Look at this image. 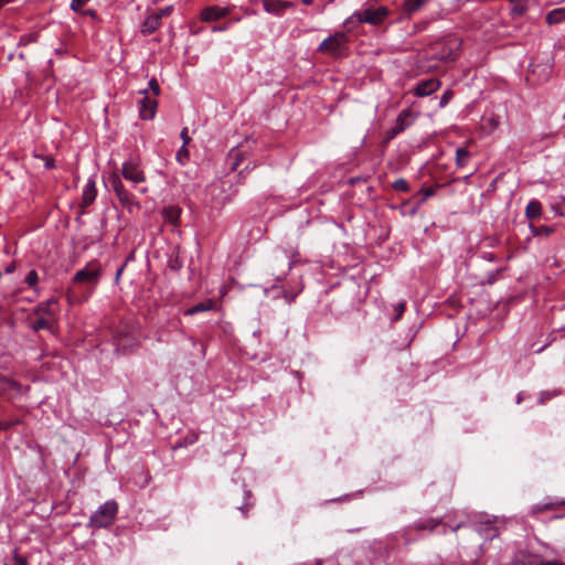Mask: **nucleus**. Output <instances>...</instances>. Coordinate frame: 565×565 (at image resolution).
Returning <instances> with one entry per match:
<instances>
[{
  "label": "nucleus",
  "instance_id": "f257e3e1",
  "mask_svg": "<svg viewBox=\"0 0 565 565\" xmlns=\"http://www.w3.org/2000/svg\"><path fill=\"white\" fill-rule=\"evenodd\" d=\"M122 178L130 182L132 188L137 189L141 194L148 193L147 186L138 188L139 184L146 182V173L141 168L140 159L138 157H130L122 162L121 177L118 173L113 172L105 181L106 185L115 192L122 207L129 213H132L140 209V204L136 200L135 195L125 186Z\"/></svg>",
  "mask_w": 565,
  "mask_h": 565
},
{
  "label": "nucleus",
  "instance_id": "f03ea898",
  "mask_svg": "<svg viewBox=\"0 0 565 565\" xmlns=\"http://www.w3.org/2000/svg\"><path fill=\"white\" fill-rule=\"evenodd\" d=\"M102 267L98 262L92 260L86 264V266L75 273L72 278V286L67 292L68 301H73V288H78L83 294H85V299H87L95 288L97 287L100 277H102Z\"/></svg>",
  "mask_w": 565,
  "mask_h": 565
},
{
  "label": "nucleus",
  "instance_id": "7ed1b4c3",
  "mask_svg": "<svg viewBox=\"0 0 565 565\" xmlns=\"http://www.w3.org/2000/svg\"><path fill=\"white\" fill-rule=\"evenodd\" d=\"M388 15V9L385 7L366 8L364 10L354 11L343 22V26L348 32L354 31L360 24L367 23L371 25L381 24Z\"/></svg>",
  "mask_w": 565,
  "mask_h": 565
},
{
  "label": "nucleus",
  "instance_id": "20e7f679",
  "mask_svg": "<svg viewBox=\"0 0 565 565\" xmlns=\"http://www.w3.org/2000/svg\"><path fill=\"white\" fill-rule=\"evenodd\" d=\"M117 512L118 503L115 500H108L90 515L87 526L107 527L115 521Z\"/></svg>",
  "mask_w": 565,
  "mask_h": 565
},
{
  "label": "nucleus",
  "instance_id": "39448f33",
  "mask_svg": "<svg viewBox=\"0 0 565 565\" xmlns=\"http://www.w3.org/2000/svg\"><path fill=\"white\" fill-rule=\"evenodd\" d=\"M347 32H334L324 39L318 46V51L333 57H341L348 49L349 38Z\"/></svg>",
  "mask_w": 565,
  "mask_h": 565
},
{
  "label": "nucleus",
  "instance_id": "423d86ee",
  "mask_svg": "<svg viewBox=\"0 0 565 565\" xmlns=\"http://www.w3.org/2000/svg\"><path fill=\"white\" fill-rule=\"evenodd\" d=\"M114 341L117 351L126 352L138 344L134 328L125 324L119 326L114 332Z\"/></svg>",
  "mask_w": 565,
  "mask_h": 565
},
{
  "label": "nucleus",
  "instance_id": "0eeeda50",
  "mask_svg": "<svg viewBox=\"0 0 565 565\" xmlns=\"http://www.w3.org/2000/svg\"><path fill=\"white\" fill-rule=\"evenodd\" d=\"M459 49V43L457 40H450L446 43L437 44L435 52L431 53V56L444 62L455 61L457 57V51Z\"/></svg>",
  "mask_w": 565,
  "mask_h": 565
},
{
  "label": "nucleus",
  "instance_id": "6e6552de",
  "mask_svg": "<svg viewBox=\"0 0 565 565\" xmlns=\"http://www.w3.org/2000/svg\"><path fill=\"white\" fill-rule=\"evenodd\" d=\"M142 97L138 100L139 116L143 120H151L157 113V100L147 95V90L140 92Z\"/></svg>",
  "mask_w": 565,
  "mask_h": 565
},
{
  "label": "nucleus",
  "instance_id": "1a4fd4ad",
  "mask_svg": "<svg viewBox=\"0 0 565 565\" xmlns=\"http://www.w3.org/2000/svg\"><path fill=\"white\" fill-rule=\"evenodd\" d=\"M231 13V7L210 6L202 10L200 19L203 22H214Z\"/></svg>",
  "mask_w": 565,
  "mask_h": 565
},
{
  "label": "nucleus",
  "instance_id": "9d476101",
  "mask_svg": "<svg viewBox=\"0 0 565 565\" xmlns=\"http://www.w3.org/2000/svg\"><path fill=\"white\" fill-rule=\"evenodd\" d=\"M25 388L18 382L0 376V395H6L9 398L23 394Z\"/></svg>",
  "mask_w": 565,
  "mask_h": 565
},
{
  "label": "nucleus",
  "instance_id": "9b49d317",
  "mask_svg": "<svg viewBox=\"0 0 565 565\" xmlns=\"http://www.w3.org/2000/svg\"><path fill=\"white\" fill-rule=\"evenodd\" d=\"M411 116L412 111L409 109L402 110L396 119L394 127L386 132V139L391 140L403 132L411 125V121L408 120Z\"/></svg>",
  "mask_w": 565,
  "mask_h": 565
},
{
  "label": "nucleus",
  "instance_id": "f8f14e48",
  "mask_svg": "<svg viewBox=\"0 0 565 565\" xmlns=\"http://www.w3.org/2000/svg\"><path fill=\"white\" fill-rule=\"evenodd\" d=\"M440 82L437 78H429L417 84L414 94L418 97H426L438 90Z\"/></svg>",
  "mask_w": 565,
  "mask_h": 565
},
{
  "label": "nucleus",
  "instance_id": "ddd939ff",
  "mask_svg": "<svg viewBox=\"0 0 565 565\" xmlns=\"http://www.w3.org/2000/svg\"><path fill=\"white\" fill-rule=\"evenodd\" d=\"M96 195H97L96 181H95L94 177H90L86 181V183L83 188V192H82L83 205L89 206L90 204H93V202L96 199Z\"/></svg>",
  "mask_w": 565,
  "mask_h": 565
},
{
  "label": "nucleus",
  "instance_id": "4468645a",
  "mask_svg": "<svg viewBox=\"0 0 565 565\" xmlns=\"http://www.w3.org/2000/svg\"><path fill=\"white\" fill-rule=\"evenodd\" d=\"M291 2L280 0H263L264 10L270 14L281 15L285 9L290 8Z\"/></svg>",
  "mask_w": 565,
  "mask_h": 565
},
{
  "label": "nucleus",
  "instance_id": "2eb2a0df",
  "mask_svg": "<svg viewBox=\"0 0 565 565\" xmlns=\"http://www.w3.org/2000/svg\"><path fill=\"white\" fill-rule=\"evenodd\" d=\"M161 20L154 14H149L142 25V33L151 34L159 29Z\"/></svg>",
  "mask_w": 565,
  "mask_h": 565
},
{
  "label": "nucleus",
  "instance_id": "dca6fc26",
  "mask_svg": "<svg viewBox=\"0 0 565 565\" xmlns=\"http://www.w3.org/2000/svg\"><path fill=\"white\" fill-rule=\"evenodd\" d=\"M428 2L429 0H405L404 12L408 17H411L412 14L424 8Z\"/></svg>",
  "mask_w": 565,
  "mask_h": 565
},
{
  "label": "nucleus",
  "instance_id": "f3484780",
  "mask_svg": "<svg viewBox=\"0 0 565 565\" xmlns=\"http://www.w3.org/2000/svg\"><path fill=\"white\" fill-rule=\"evenodd\" d=\"M542 214V204L537 200H531L525 207V215L530 220L540 217Z\"/></svg>",
  "mask_w": 565,
  "mask_h": 565
},
{
  "label": "nucleus",
  "instance_id": "a211bd4d",
  "mask_svg": "<svg viewBox=\"0 0 565 565\" xmlns=\"http://www.w3.org/2000/svg\"><path fill=\"white\" fill-rule=\"evenodd\" d=\"M162 214L167 222L177 225L181 215V210L178 206H168L163 210Z\"/></svg>",
  "mask_w": 565,
  "mask_h": 565
},
{
  "label": "nucleus",
  "instance_id": "6ab92c4d",
  "mask_svg": "<svg viewBox=\"0 0 565 565\" xmlns=\"http://www.w3.org/2000/svg\"><path fill=\"white\" fill-rule=\"evenodd\" d=\"M563 21H565V9L564 8L554 9L546 14V22L550 25L557 24Z\"/></svg>",
  "mask_w": 565,
  "mask_h": 565
},
{
  "label": "nucleus",
  "instance_id": "aec40b11",
  "mask_svg": "<svg viewBox=\"0 0 565 565\" xmlns=\"http://www.w3.org/2000/svg\"><path fill=\"white\" fill-rule=\"evenodd\" d=\"M34 315L40 316V317H45L50 320H53L56 316V309L49 308L47 305H44V302H41L34 309Z\"/></svg>",
  "mask_w": 565,
  "mask_h": 565
},
{
  "label": "nucleus",
  "instance_id": "412c9836",
  "mask_svg": "<svg viewBox=\"0 0 565 565\" xmlns=\"http://www.w3.org/2000/svg\"><path fill=\"white\" fill-rule=\"evenodd\" d=\"M212 307H213L212 301L200 302V303H198V305H194V306H192V307L188 308V309L184 311V313H185L186 316H194V315H196V313H199V312L207 311V310L212 309Z\"/></svg>",
  "mask_w": 565,
  "mask_h": 565
},
{
  "label": "nucleus",
  "instance_id": "4be33fe9",
  "mask_svg": "<svg viewBox=\"0 0 565 565\" xmlns=\"http://www.w3.org/2000/svg\"><path fill=\"white\" fill-rule=\"evenodd\" d=\"M470 159V152L466 148H458L456 150V166L457 168L465 167Z\"/></svg>",
  "mask_w": 565,
  "mask_h": 565
},
{
  "label": "nucleus",
  "instance_id": "5701e85b",
  "mask_svg": "<svg viewBox=\"0 0 565 565\" xmlns=\"http://www.w3.org/2000/svg\"><path fill=\"white\" fill-rule=\"evenodd\" d=\"M439 520H436V519H427V520H420V521H417L414 526L417 529V530H429V531H433L435 530L438 525H439Z\"/></svg>",
  "mask_w": 565,
  "mask_h": 565
},
{
  "label": "nucleus",
  "instance_id": "b1692460",
  "mask_svg": "<svg viewBox=\"0 0 565 565\" xmlns=\"http://www.w3.org/2000/svg\"><path fill=\"white\" fill-rule=\"evenodd\" d=\"M31 328L34 331H39V330H43V329H50L51 328V320L45 318V317H40L39 316V318L31 323Z\"/></svg>",
  "mask_w": 565,
  "mask_h": 565
},
{
  "label": "nucleus",
  "instance_id": "393cba45",
  "mask_svg": "<svg viewBox=\"0 0 565 565\" xmlns=\"http://www.w3.org/2000/svg\"><path fill=\"white\" fill-rule=\"evenodd\" d=\"M551 207L557 215L565 217V196H559L551 204Z\"/></svg>",
  "mask_w": 565,
  "mask_h": 565
},
{
  "label": "nucleus",
  "instance_id": "a878e982",
  "mask_svg": "<svg viewBox=\"0 0 565 565\" xmlns=\"http://www.w3.org/2000/svg\"><path fill=\"white\" fill-rule=\"evenodd\" d=\"M512 7V13L515 15H521L526 11V0H509Z\"/></svg>",
  "mask_w": 565,
  "mask_h": 565
},
{
  "label": "nucleus",
  "instance_id": "bb28decb",
  "mask_svg": "<svg viewBox=\"0 0 565 565\" xmlns=\"http://www.w3.org/2000/svg\"><path fill=\"white\" fill-rule=\"evenodd\" d=\"M392 188L397 192H407L409 191L408 182L405 179H397L393 182Z\"/></svg>",
  "mask_w": 565,
  "mask_h": 565
},
{
  "label": "nucleus",
  "instance_id": "cd10ccee",
  "mask_svg": "<svg viewBox=\"0 0 565 565\" xmlns=\"http://www.w3.org/2000/svg\"><path fill=\"white\" fill-rule=\"evenodd\" d=\"M38 280H39V275H38L36 270H34V269L30 270L24 278L25 284H28V286H30L32 288H34L36 286Z\"/></svg>",
  "mask_w": 565,
  "mask_h": 565
},
{
  "label": "nucleus",
  "instance_id": "c85d7f7f",
  "mask_svg": "<svg viewBox=\"0 0 565 565\" xmlns=\"http://www.w3.org/2000/svg\"><path fill=\"white\" fill-rule=\"evenodd\" d=\"M405 307H406L405 301H399L396 305H394L395 317L392 319L393 321H397L402 318V316L405 311Z\"/></svg>",
  "mask_w": 565,
  "mask_h": 565
},
{
  "label": "nucleus",
  "instance_id": "c756f323",
  "mask_svg": "<svg viewBox=\"0 0 565 565\" xmlns=\"http://www.w3.org/2000/svg\"><path fill=\"white\" fill-rule=\"evenodd\" d=\"M89 2V0H72L71 10L74 12H81L82 9Z\"/></svg>",
  "mask_w": 565,
  "mask_h": 565
},
{
  "label": "nucleus",
  "instance_id": "7c9ffc66",
  "mask_svg": "<svg viewBox=\"0 0 565 565\" xmlns=\"http://www.w3.org/2000/svg\"><path fill=\"white\" fill-rule=\"evenodd\" d=\"M189 158V150L186 149V146H183L179 149V151L177 152V160L184 164V161L188 160Z\"/></svg>",
  "mask_w": 565,
  "mask_h": 565
},
{
  "label": "nucleus",
  "instance_id": "2f4dec72",
  "mask_svg": "<svg viewBox=\"0 0 565 565\" xmlns=\"http://www.w3.org/2000/svg\"><path fill=\"white\" fill-rule=\"evenodd\" d=\"M452 98V92L451 90H446L441 96H440V100H439V107L440 108H444L445 106H447L449 104V102L451 100Z\"/></svg>",
  "mask_w": 565,
  "mask_h": 565
},
{
  "label": "nucleus",
  "instance_id": "473e14b6",
  "mask_svg": "<svg viewBox=\"0 0 565 565\" xmlns=\"http://www.w3.org/2000/svg\"><path fill=\"white\" fill-rule=\"evenodd\" d=\"M419 193L423 195L420 202H425L428 198L433 196L436 193L435 188H424L419 191Z\"/></svg>",
  "mask_w": 565,
  "mask_h": 565
},
{
  "label": "nucleus",
  "instance_id": "72a5a7b5",
  "mask_svg": "<svg viewBox=\"0 0 565 565\" xmlns=\"http://www.w3.org/2000/svg\"><path fill=\"white\" fill-rule=\"evenodd\" d=\"M172 10H173V7L172 6H168V7L162 8L159 11L153 12V13L161 20L163 17L170 15Z\"/></svg>",
  "mask_w": 565,
  "mask_h": 565
},
{
  "label": "nucleus",
  "instance_id": "f704fd0d",
  "mask_svg": "<svg viewBox=\"0 0 565 565\" xmlns=\"http://www.w3.org/2000/svg\"><path fill=\"white\" fill-rule=\"evenodd\" d=\"M4 565H8L7 563H4ZM13 565H28V561L25 557L23 556H20L17 551H14V555H13Z\"/></svg>",
  "mask_w": 565,
  "mask_h": 565
},
{
  "label": "nucleus",
  "instance_id": "c9c22d12",
  "mask_svg": "<svg viewBox=\"0 0 565 565\" xmlns=\"http://www.w3.org/2000/svg\"><path fill=\"white\" fill-rule=\"evenodd\" d=\"M148 86H149V89H151L153 92L154 95H159L160 94V86L157 82L156 78H151L148 83Z\"/></svg>",
  "mask_w": 565,
  "mask_h": 565
},
{
  "label": "nucleus",
  "instance_id": "e433bc0d",
  "mask_svg": "<svg viewBox=\"0 0 565 565\" xmlns=\"http://www.w3.org/2000/svg\"><path fill=\"white\" fill-rule=\"evenodd\" d=\"M231 28V22H226L224 24H221V25H214L212 26L211 31L216 33V32H225L227 31L228 29Z\"/></svg>",
  "mask_w": 565,
  "mask_h": 565
},
{
  "label": "nucleus",
  "instance_id": "4c0bfd02",
  "mask_svg": "<svg viewBox=\"0 0 565 565\" xmlns=\"http://www.w3.org/2000/svg\"><path fill=\"white\" fill-rule=\"evenodd\" d=\"M180 137L182 139V142H183L182 145L183 146H188L190 143L191 138L188 135V128L186 127L181 130Z\"/></svg>",
  "mask_w": 565,
  "mask_h": 565
},
{
  "label": "nucleus",
  "instance_id": "58836bf2",
  "mask_svg": "<svg viewBox=\"0 0 565 565\" xmlns=\"http://www.w3.org/2000/svg\"><path fill=\"white\" fill-rule=\"evenodd\" d=\"M555 392H542L540 394V403L543 404L545 403L547 399H551L553 396H555Z\"/></svg>",
  "mask_w": 565,
  "mask_h": 565
},
{
  "label": "nucleus",
  "instance_id": "ea45409f",
  "mask_svg": "<svg viewBox=\"0 0 565 565\" xmlns=\"http://www.w3.org/2000/svg\"><path fill=\"white\" fill-rule=\"evenodd\" d=\"M43 302H44V305H47L49 308H55L56 312L58 311V301L55 297H52Z\"/></svg>",
  "mask_w": 565,
  "mask_h": 565
},
{
  "label": "nucleus",
  "instance_id": "a19ab883",
  "mask_svg": "<svg viewBox=\"0 0 565 565\" xmlns=\"http://www.w3.org/2000/svg\"><path fill=\"white\" fill-rule=\"evenodd\" d=\"M301 289H299L298 291L294 292V294H290L288 291H282L284 294V298L287 300V302H292L295 300V298L298 296V294L300 292Z\"/></svg>",
  "mask_w": 565,
  "mask_h": 565
},
{
  "label": "nucleus",
  "instance_id": "79ce46f5",
  "mask_svg": "<svg viewBox=\"0 0 565 565\" xmlns=\"http://www.w3.org/2000/svg\"><path fill=\"white\" fill-rule=\"evenodd\" d=\"M18 422L14 420H8V422H0V430H8L11 427H13Z\"/></svg>",
  "mask_w": 565,
  "mask_h": 565
},
{
  "label": "nucleus",
  "instance_id": "37998d69",
  "mask_svg": "<svg viewBox=\"0 0 565 565\" xmlns=\"http://www.w3.org/2000/svg\"><path fill=\"white\" fill-rule=\"evenodd\" d=\"M43 160H44V167L46 169H53L55 167V163H54V160L52 157H44Z\"/></svg>",
  "mask_w": 565,
  "mask_h": 565
},
{
  "label": "nucleus",
  "instance_id": "c03bdc74",
  "mask_svg": "<svg viewBox=\"0 0 565 565\" xmlns=\"http://www.w3.org/2000/svg\"><path fill=\"white\" fill-rule=\"evenodd\" d=\"M537 565H565L559 561H542Z\"/></svg>",
  "mask_w": 565,
  "mask_h": 565
},
{
  "label": "nucleus",
  "instance_id": "a18cd8bd",
  "mask_svg": "<svg viewBox=\"0 0 565 565\" xmlns=\"http://www.w3.org/2000/svg\"><path fill=\"white\" fill-rule=\"evenodd\" d=\"M499 534L498 530L497 529H489V533L486 534L487 537L489 539H493L497 535Z\"/></svg>",
  "mask_w": 565,
  "mask_h": 565
},
{
  "label": "nucleus",
  "instance_id": "49530a36",
  "mask_svg": "<svg viewBox=\"0 0 565 565\" xmlns=\"http://www.w3.org/2000/svg\"><path fill=\"white\" fill-rule=\"evenodd\" d=\"M537 233H544V234L548 235L550 233H552V228L548 226H542L539 228Z\"/></svg>",
  "mask_w": 565,
  "mask_h": 565
},
{
  "label": "nucleus",
  "instance_id": "de8ad7c7",
  "mask_svg": "<svg viewBox=\"0 0 565 565\" xmlns=\"http://www.w3.org/2000/svg\"><path fill=\"white\" fill-rule=\"evenodd\" d=\"M14 270H15V265H14V263H11L10 265H8V266L6 267V270H4V271H6L7 274H11V273H13Z\"/></svg>",
  "mask_w": 565,
  "mask_h": 565
},
{
  "label": "nucleus",
  "instance_id": "09e8293b",
  "mask_svg": "<svg viewBox=\"0 0 565 565\" xmlns=\"http://www.w3.org/2000/svg\"><path fill=\"white\" fill-rule=\"evenodd\" d=\"M484 258H486L487 260H490V262H493V260L495 259V257H494V255H493L492 253H487V254L484 255Z\"/></svg>",
  "mask_w": 565,
  "mask_h": 565
},
{
  "label": "nucleus",
  "instance_id": "8fccbe9b",
  "mask_svg": "<svg viewBox=\"0 0 565 565\" xmlns=\"http://www.w3.org/2000/svg\"><path fill=\"white\" fill-rule=\"evenodd\" d=\"M122 270H124V267H120V268L117 270V273H116V280H118V279H119V277H120V275H121Z\"/></svg>",
  "mask_w": 565,
  "mask_h": 565
},
{
  "label": "nucleus",
  "instance_id": "3c124183",
  "mask_svg": "<svg viewBox=\"0 0 565 565\" xmlns=\"http://www.w3.org/2000/svg\"><path fill=\"white\" fill-rule=\"evenodd\" d=\"M84 13L87 15H90V17H95V14H96L94 10H87Z\"/></svg>",
  "mask_w": 565,
  "mask_h": 565
},
{
  "label": "nucleus",
  "instance_id": "603ef678",
  "mask_svg": "<svg viewBox=\"0 0 565 565\" xmlns=\"http://www.w3.org/2000/svg\"><path fill=\"white\" fill-rule=\"evenodd\" d=\"M239 21H241V18L236 17V18H233L230 22H231V25H232L233 23H237Z\"/></svg>",
  "mask_w": 565,
  "mask_h": 565
},
{
  "label": "nucleus",
  "instance_id": "864d4df0",
  "mask_svg": "<svg viewBox=\"0 0 565 565\" xmlns=\"http://www.w3.org/2000/svg\"><path fill=\"white\" fill-rule=\"evenodd\" d=\"M522 399H523L522 393H519L518 397H516V403L520 404L522 402Z\"/></svg>",
  "mask_w": 565,
  "mask_h": 565
},
{
  "label": "nucleus",
  "instance_id": "5fc2aeb1",
  "mask_svg": "<svg viewBox=\"0 0 565 565\" xmlns=\"http://www.w3.org/2000/svg\"><path fill=\"white\" fill-rule=\"evenodd\" d=\"M303 4L309 6L312 3V0H301Z\"/></svg>",
  "mask_w": 565,
  "mask_h": 565
},
{
  "label": "nucleus",
  "instance_id": "6e6d98bb",
  "mask_svg": "<svg viewBox=\"0 0 565 565\" xmlns=\"http://www.w3.org/2000/svg\"><path fill=\"white\" fill-rule=\"evenodd\" d=\"M11 0H0V6L7 2H10Z\"/></svg>",
  "mask_w": 565,
  "mask_h": 565
}]
</instances>
